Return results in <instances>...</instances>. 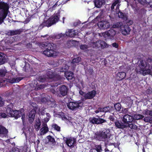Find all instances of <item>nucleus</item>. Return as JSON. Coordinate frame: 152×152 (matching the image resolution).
<instances>
[{
	"mask_svg": "<svg viewBox=\"0 0 152 152\" xmlns=\"http://www.w3.org/2000/svg\"><path fill=\"white\" fill-rule=\"evenodd\" d=\"M53 44L49 43L45 47V50L43 51V54L48 57H55L59 54V52L57 51L53 45Z\"/></svg>",
	"mask_w": 152,
	"mask_h": 152,
	"instance_id": "nucleus-1",
	"label": "nucleus"
},
{
	"mask_svg": "<svg viewBox=\"0 0 152 152\" xmlns=\"http://www.w3.org/2000/svg\"><path fill=\"white\" fill-rule=\"evenodd\" d=\"M110 135V131L108 129H104L96 132L95 134V138L99 141H106Z\"/></svg>",
	"mask_w": 152,
	"mask_h": 152,
	"instance_id": "nucleus-2",
	"label": "nucleus"
},
{
	"mask_svg": "<svg viewBox=\"0 0 152 152\" xmlns=\"http://www.w3.org/2000/svg\"><path fill=\"white\" fill-rule=\"evenodd\" d=\"M9 7L8 4L4 3H0V24L6 18Z\"/></svg>",
	"mask_w": 152,
	"mask_h": 152,
	"instance_id": "nucleus-3",
	"label": "nucleus"
},
{
	"mask_svg": "<svg viewBox=\"0 0 152 152\" xmlns=\"http://www.w3.org/2000/svg\"><path fill=\"white\" fill-rule=\"evenodd\" d=\"M60 17V14L59 12L55 13L48 20H45L43 23V25L47 27L50 26L52 25L57 22L59 20Z\"/></svg>",
	"mask_w": 152,
	"mask_h": 152,
	"instance_id": "nucleus-4",
	"label": "nucleus"
},
{
	"mask_svg": "<svg viewBox=\"0 0 152 152\" xmlns=\"http://www.w3.org/2000/svg\"><path fill=\"white\" fill-rule=\"evenodd\" d=\"M22 79L20 77L15 78L14 77L13 75L10 74L9 76L7 79L4 78L0 80V87L3 86H5L7 83L9 82L11 83L18 82L21 80Z\"/></svg>",
	"mask_w": 152,
	"mask_h": 152,
	"instance_id": "nucleus-5",
	"label": "nucleus"
},
{
	"mask_svg": "<svg viewBox=\"0 0 152 152\" xmlns=\"http://www.w3.org/2000/svg\"><path fill=\"white\" fill-rule=\"evenodd\" d=\"M120 2V0H114L113 4L111 6V9L112 10L114 8V7L116 6V15H118L119 18L123 19L125 20L127 19L126 15L124 14L122 12L119 10V3Z\"/></svg>",
	"mask_w": 152,
	"mask_h": 152,
	"instance_id": "nucleus-6",
	"label": "nucleus"
},
{
	"mask_svg": "<svg viewBox=\"0 0 152 152\" xmlns=\"http://www.w3.org/2000/svg\"><path fill=\"white\" fill-rule=\"evenodd\" d=\"M139 67L140 70L139 72L140 73L144 76L148 74L151 75V71L150 69V67L145 63L144 64L143 61H141V64H139Z\"/></svg>",
	"mask_w": 152,
	"mask_h": 152,
	"instance_id": "nucleus-7",
	"label": "nucleus"
},
{
	"mask_svg": "<svg viewBox=\"0 0 152 152\" xmlns=\"http://www.w3.org/2000/svg\"><path fill=\"white\" fill-rule=\"evenodd\" d=\"M83 105L82 102H70L67 104L68 108L72 110H75Z\"/></svg>",
	"mask_w": 152,
	"mask_h": 152,
	"instance_id": "nucleus-8",
	"label": "nucleus"
},
{
	"mask_svg": "<svg viewBox=\"0 0 152 152\" xmlns=\"http://www.w3.org/2000/svg\"><path fill=\"white\" fill-rule=\"evenodd\" d=\"M7 111L9 115L11 117H14L16 119L21 116L22 115L21 110H13L8 108Z\"/></svg>",
	"mask_w": 152,
	"mask_h": 152,
	"instance_id": "nucleus-9",
	"label": "nucleus"
},
{
	"mask_svg": "<svg viewBox=\"0 0 152 152\" xmlns=\"http://www.w3.org/2000/svg\"><path fill=\"white\" fill-rule=\"evenodd\" d=\"M79 93L80 94L83 96L86 99H92L96 94V91L95 90H92L86 93L80 90Z\"/></svg>",
	"mask_w": 152,
	"mask_h": 152,
	"instance_id": "nucleus-10",
	"label": "nucleus"
},
{
	"mask_svg": "<svg viewBox=\"0 0 152 152\" xmlns=\"http://www.w3.org/2000/svg\"><path fill=\"white\" fill-rule=\"evenodd\" d=\"M115 34V31L112 29L107 31L104 32L99 34L100 36H103L105 38H107L110 39H112Z\"/></svg>",
	"mask_w": 152,
	"mask_h": 152,
	"instance_id": "nucleus-11",
	"label": "nucleus"
},
{
	"mask_svg": "<svg viewBox=\"0 0 152 152\" xmlns=\"http://www.w3.org/2000/svg\"><path fill=\"white\" fill-rule=\"evenodd\" d=\"M133 117L128 114L124 115L123 117L122 120L126 126H128L129 123H132L133 121Z\"/></svg>",
	"mask_w": 152,
	"mask_h": 152,
	"instance_id": "nucleus-12",
	"label": "nucleus"
},
{
	"mask_svg": "<svg viewBox=\"0 0 152 152\" xmlns=\"http://www.w3.org/2000/svg\"><path fill=\"white\" fill-rule=\"evenodd\" d=\"M92 46L93 47H97L98 48L101 47L102 48H104L108 47V45L104 42L101 40H99L92 44Z\"/></svg>",
	"mask_w": 152,
	"mask_h": 152,
	"instance_id": "nucleus-13",
	"label": "nucleus"
},
{
	"mask_svg": "<svg viewBox=\"0 0 152 152\" xmlns=\"http://www.w3.org/2000/svg\"><path fill=\"white\" fill-rule=\"evenodd\" d=\"M97 25L100 29H107L110 26L109 22L106 20L101 21L98 23Z\"/></svg>",
	"mask_w": 152,
	"mask_h": 152,
	"instance_id": "nucleus-14",
	"label": "nucleus"
},
{
	"mask_svg": "<svg viewBox=\"0 0 152 152\" xmlns=\"http://www.w3.org/2000/svg\"><path fill=\"white\" fill-rule=\"evenodd\" d=\"M90 122L93 124H99L105 122V120L99 118H91L89 119Z\"/></svg>",
	"mask_w": 152,
	"mask_h": 152,
	"instance_id": "nucleus-15",
	"label": "nucleus"
},
{
	"mask_svg": "<svg viewBox=\"0 0 152 152\" xmlns=\"http://www.w3.org/2000/svg\"><path fill=\"white\" fill-rule=\"evenodd\" d=\"M64 140L67 145L69 147H71L75 142V140L72 137H64Z\"/></svg>",
	"mask_w": 152,
	"mask_h": 152,
	"instance_id": "nucleus-16",
	"label": "nucleus"
},
{
	"mask_svg": "<svg viewBox=\"0 0 152 152\" xmlns=\"http://www.w3.org/2000/svg\"><path fill=\"white\" fill-rule=\"evenodd\" d=\"M65 34L66 37H73L78 34V32L76 30L69 29L66 32Z\"/></svg>",
	"mask_w": 152,
	"mask_h": 152,
	"instance_id": "nucleus-17",
	"label": "nucleus"
},
{
	"mask_svg": "<svg viewBox=\"0 0 152 152\" xmlns=\"http://www.w3.org/2000/svg\"><path fill=\"white\" fill-rule=\"evenodd\" d=\"M55 73H53L52 72L49 71L47 74V78H53L54 80H58L60 78V77L57 74L56 75H55Z\"/></svg>",
	"mask_w": 152,
	"mask_h": 152,
	"instance_id": "nucleus-18",
	"label": "nucleus"
},
{
	"mask_svg": "<svg viewBox=\"0 0 152 152\" xmlns=\"http://www.w3.org/2000/svg\"><path fill=\"white\" fill-rule=\"evenodd\" d=\"M42 127L40 129L39 132L41 135H43L47 133L49 130L46 124L43 123L42 124Z\"/></svg>",
	"mask_w": 152,
	"mask_h": 152,
	"instance_id": "nucleus-19",
	"label": "nucleus"
},
{
	"mask_svg": "<svg viewBox=\"0 0 152 152\" xmlns=\"http://www.w3.org/2000/svg\"><path fill=\"white\" fill-rule=\"evenodd\" d=\"M121 29L122 34L124 35L128 34L130 31V29L128 25L125 26L124 27L122 26H121Z\"/></svg>",
	"mask_w": 152,
	"mask_h": 152,
	"instance_id": "nucleus-20",
	"label": "nucleus"
},
{
	"mask_svg": "<svg viewBox=\"0 0 152 152\" xmlns=\"http://www.w3.org/2000/svg\"><path fill=\"white\" fill-rule=\"evenodd\" d=\"M67 91V88L66 87L62 85L60 86V91L61 94L63 96H64L66 94Z\"/></svg>",
	"mask_w": 152,
	"mask_h": 152,
	"instance_id": "nucleus-21",
	"label": "nucleus"
},
{
	"mask_svg": "<svg viewBox=\"0 0 152 152\" xmlns=\"http://www.w3.org/2000/svg\"><path fill=\"white\" fill-rule=\"evenodd\" d=\"M35 111L34 109L32 110L30 112L29 115V121L30 123H32L35 116Z\"/></svg>",
	"mask_w": 152,
	"mask_h": 152,
	"instance_id": "nucleus-22",
	"label": "nucleus"
},
{
	"mask_svg": "<svg viewBox=\"0 0 152 152\" xmlns=\"http://www.w3.org/2000/svg\"><path fill=\"white\" fill-rule=\"evenodd\" d=\"M115 124L116 126L118 128L123 129L127 127L124 122L122 123L118 121L115 122Z\"/></svg>",
	"mask_w": 152,
	"mask_h": 152,
	"instance_id": "nucleus-23",
	"label": "nucleus"
},
{
	"mask_svg": "<svg viewBox=\"0 0 152 152\" xmlns=\"http://www.w3.org/2000/svg\"><path fill=\"white\" fill-rule=\"evenodd\" d=\"M94 3L95 6L98 7L100 8L102 5L104 3V1L102 0H94Z\"/></svg>",
	"mask_w": 152,
	"mask_h": 152,
	"instance_id": "nucleus-24",
	"label": "nucleus"
},
{
	"mask_svg": "<svg viewBox=\"0 0 152 152\" xmlns=\"http://www.w3.org/2000/svg\"><path fill=\"white\" fill-rule=\"evenodd\" d=\"M7 61L5 55L2 53H0V64H2Z\"/></svg>",
	"mask_w": 152,
	"mask_h": 152,
	"instance_id": "nucleus-25",
	"label": "nucleus"
},
{
	"mask_svg": "<svg viewBox=\"0 0 152 152\" xmlns=\"http://www.w3.org/2000/svg\"><path fill=\"white\" fill-rule=\"evenodd\" d=\"M65 76L68 80L72 79L74 77L73 73L70 71L65 72Z\"/></svg>",
	"mask_w": 152,
	"mask_h": 152,
	"instance_id": "nucleus-26",
	"label": "nucleus"
},
{
	"mask_svg": "<svg viewBox=\"0 0 152 152\" xmlns=\"http://www.w3.org/2000/svg\"><path fill=\"white\" fill-rule=\"evenodd\" d=\"M41 126V122L39 119L36 120L35 124L34 127L36 131H38L40 128Z\"/></svg>",
	"mask_w": 152,
	"mask_h": 152,
	"instance_id": "nucleus-27",
	"label": "nucleus"
},
{
	"mask_svg": "<svg viewBox=\"0 0 152 152\" xmlns=\"http://www.w3.org/2000/svg\"><path fill=\"white\" fill-rule=\"evenodd\" d=\"M126 76V74L124 72H122L117 73V77L119 80H121L124 79Z\"/></svg>",
	"mask_w": 152,
	"mask_h": 152,
	"instance_id": "nucleus-28",
	"label": "nucleus"
},
{
	"mask_svg": "<svg viewBox=\"0 0 152 152\" xmlns=\"http://www.w3.org/2000/svg\"><path fill=\"white\" fill-rule=\"evenodd\" d=\"M34 87H35V89L37 90L43 88L45 87V85L44 84H41L38 86L37 85V82L34 81V84L33 85Z\"/></svg>",
	"mask_w": 152,
	"mask_h": 152,
	"instance_id": "nucleus-29",
	"label": "nucleus"
},
{
	"mask_svg": "<svg viewBox=\"0 0 152 152\" xmlns=\"http://www.w3.org/2000/svg\"><path fill=\"white\" fill-rule=\"evenodd\" d=\"M80 60L81 58L80 57L75 58L73 59L71 64L73 66V69H74L75 68V67L74 66V65H75L76 64L80 62Z\"/></svg>",
	"mask_w": 152,
	"mask_h": 152,
	"instance_id": "nucleus-30",
	"label": "nucleus"
},
{
	"mask_svg": "<svg viewBox=\"0 0 152 152\" xmlns=\"http://www.w3.org/2000/svg\"><path fill=\"white\" fill-rule=\"evenodd\" d=\"M111 109H113V107L108 106L103 108H100L99 110L101 112L106 113L110 111Z\"/></svg>",
	"mask_w": 152,
	"mask_h": 152,
	"instance_id": "nucleus-31",
	"label": "nucleus"
},
{
	"mask_svg": "<svg viewBox=\"0 0 152 152\" xmlns=\"http://www.w3.org/2000/svg\"><path fill=\"white\" fill-rule=\"evenodd\" d=\"M7 132L8 131L5 128L0 126V135L6 134Z\"/></svg>",
	"mask_w": 152,
	"mask_h": 152,
	"instance_id": "nucleus-32",
	"label": "nucleus"
},
{
	"mask_svg": "<svg viewBox=\"0 0 152 152\" xmlns=\"http://www.w3.org/2000/svg\"><path fill=\"white\" fill-rule=\"evenodd\" d=\"M77 86L80 89L82 90L85 87V85L83 84L82 81H80L77 83Z\"/></svg>",
	"mask_w": 152,
	"mask_h": 152,
	"instance_id": "nucleus-33",
	"label": "nucleus"
},
{
	"mask_svg": "<svg viewBox=\"0 0 152 152\" xmlns=\"http://www.w3.org/2000/svg\"><path fill=\"white\" fill-rule=\"evenodd\" d=\"M58 1H57L56 3L52 6V8H51V7H50V4H49V9L48 10V11L49 12L52 11L53 10H54L55 8L58 6L61 3L60 2L58 3Z\"/></svg>",
	"mask_w": 152,
	"mask_h": 152,
	"instance_id": "nucleus-34",
	"label": "nucleus"
},
{
	"mask_svg": "<svg viewBox=\"0 0 152 152\" xmlns=\"http://www.w3.org/2000/svg\"><path fill=\"white\" fill-rule=\"evenodd\" d=\"M144 116L143 115L139 114H135L134 115V119L139 120L142 118Z\"/></svg>",
	"mask_w": 152,
	"mask_h": 152,
	"instance_id": "nucleus-35",
	"label": "nucleus"
},
{
	"mask_svg": "<svg viewBox=\"0 0 152 152\" xmlns=\"http://www.w3.org/2000/svg\"><path fill=\"white\" fill-rule=\"evenodd\" d=\"M144 121L146 123H152V117L151 116H147L144 119Z\"/></svg>",
	"mask_w": 152,
	"mask_h": 152,
	"instance_id": "nucleus-36",
	"label": "nucleus"
},
{
	"mask_svg": "<svg viewBox=\"0 0 152 152\" xmlns=\"http://www.w3.org/2000/svg\"><path fill=\"white\" fill-rule=\"evenodd\" d=\"M46 117L44 118V122H43V123L45 124L48 121L50 117V115L48 113H46Z\"/></svg>",
	"mask_w": 152,
	"mask_h": 152,
	"instance_id": "nucleus-37",
	"label": "nucleus"
},
{
	"mask_svg": "<svg viewBox=\"0 0 152 152\" xmlns=\"http://www.w3.org/2000/svg\"><path fill=\"white\" fill-rule=\"evenodd\" d=\"M115 109L118 111H119L121 109V105L119 103H117L114 105Z\"/></svg>",
	"mask_w": 152,
	"mask_h": 152,
	"instance_id": "nucleus-38",
	"label": "nucleus"
},
{
	"mask_svg": "<svg viewBox=\"0 0 152 152\" xmlns=\"http://www.w3.org/2000/svg\"><path fill=\"white\" fill-rule=\"evenodd\" d=\"M58 117L64 121H66L67 120L66 117L65 116L63 113H61L60 114L58 115Z\"/></svg>",
	"mask_w": 152,
	"mask_h": 152,
	"instance_id": "nucleus-39",
	"label": "nucleus"
},
{
	"mask_svg": "<svg viewBox=\"0 0 152 152\" xmlns=\"http://www.w3.org/2000/svg\"><path fill=\"white\" fill-rule=\"evenodd\" d=\"M151 110L148 109H146L143 110V114L146 115H150V113Z\"/></svg>",
	"mask_w": 152,
	"mask_h": 152,
	"instance_id": "nucleus-40",
	"label": "nucleus"
},
{
	"mask_svg": "<svg viewBox=\"0 0 152 152\" xmlns=\"http://www.w3.org/2000/svg\"><path fill=\"white\" fill-rule=\"evenodd\" d=\"M88 48L86 45H81L80 46V49L84 51H86Z\"/></svg>",
	"mask_w": 152,
	"mask_h": 152,
	"instance_id": "nucleus-41",
	"label": "nucleus"
},
{
	"mask_svg": "<svg viewBox=\"0 0 152 152\" xmlns=\"http://www.w3.org/2000/svg\"><path fill=\"white\" fill-rule=\"evenodd\" d=\"M6 73V70L5 69L0 70V77L4 76Z\"/></svg>",
	"mask_w": 152,
	"mask_h": 152,
	"instance_id": "nucleus-42",
	"label": "nucleus"
},
{
	"mask_svg": "<svg viewBox=\"0 0 152 152\" xmlns=\"http://www.w3.org/2000/svg\"><path fill=\"white\" fill-rule=\"evenodd\" d=\"M53 127L56 130L58 131H60V127L56 124H54L53 125Z\"/></svg>",
	"mask_w": 152,
	"mask_h": 152,
	"instance_id": "nucleus-43",
	"label": "nucleus"
},
{
	"mask_svg": "<svg viewBox=\"0 0 152 152\" xmlns=\"http://www.w3.org/2000/svg\"><path fill=\"white\" fill-rule=\"evenodd\" d=\"M47 138L48 140L49 141L52 142H55L54 139L50 136H48L47 137Z\"/></svg>",
	"mask_w": 152,
	"mask_h": 152,
	"instance_id": "nucleus-44",
	"label": "nucleus"
},
{
	"mask_svg": "<svg viewBox=\"0 0 152 152\" xmlns=\"http://www.w3.org/2000/svg\"><path fill=\"white\" fill-rule=\"evenodd\" d=\"M128 126L131 129H136L137 128V126L136 125L131 124H128Z\"/></svg>",
	"mask_w": 152,
	"mask_h": 152,
	"instance_id": "nucleus-45",
	"label": "nucleus"
},
{
	"mask_svg": "<svg viewBox=\"0 0 152 152\" xmlns=\"http://www.w3.org/2000/svg\"><path fill=\"white\" fill-rule=\"evenodd\" d=\"M65 37V34H62V33L58 34L56 36V38L57 39H60L62 37Z\"/></svg>",
	"mask_w": 152,
	"mask_h": 152,
	"instance_id": "nucleus-46",
	"label": "nucleus"
},
{
	"mask_svg": "<svg viewBox=\"0 0 152 152\" xmlns=\"http://www.w3.org/2000/svg\"><path fill=\"white\" fill-rule=\"evenodd\" d=\"M69 68L68 66L67 65H65L63 67V68L61 69L60 71L61 72H63L64 71V70H67Z\"/></svg>",
	"mask_w": 152,
	"mask_h": 152,
	"instance_id": "nucleus-47",
	"label": "nucleus"
},
{
	"mask_svg": "<svg viewBox=\"0 0 152 152\" xmlns=\"http://www.w3.org/2000/svg\"><path fill=\"white\" fill-rule=\"evenodd\" d=\"M96 149L97 152H100L101 149V147L100 145H96Z\"/></svg>",
	"mask_w": 152,
	"mask_h": 152,
	"instance_id": "nucleus-48",
	"label": "nucleus"
},
{
	"mask_svg": "<svg viewBox=\"0 0 152 152\" xmlns=\"http://www.w3.org/2000/svg\"><path fill=\"white\" fill-rule=\"evenodd\" d=\"M10 152H20L19 149L17 148H14Z\"/></svg>",
	"mask_w": 152,
	"mask_h": 152,
	"instance_id": "nucleus-49",
	"label": "nucleus"
},
{
	"mask_svg": "<svg viewBox=\"0 0 152 152\" xmlns=\"http://www.w3.org/2000/svg\"><path fill=\"white\" fill-rule=\"evenodd\" d=\"M7 116V115L6 114L4 113H0V117L1 118H5Z\"/></svg>",
	"mask_w": 152,
	"mask_h": 152,
	"instance_id": "nucleus-50",
	"label": "nucleus"
},
{
	"mask_svg": "<svg viewBox=\"0 0 152 152\" xmlns=\"http://www.w3.org/2000/svg\"><path fill=\"white\" fill-rule=\"evenodd\" d=\"M4 105V101L2 98L0 97V106H2Z\"/></svg>",
	"mask_w": 152,
	"mask_h": 152,
	"instance_id": "nucleus-51",
	"label": "nucleus"
},
{
	"mask_svg": "<svg viewBox=\"0 0 152 152\" xmlns=\"http://www.w3.org/2000/svg\"><path fill=\"white\" fill-rule=\"evenodd\" d=\"M41 101L42 102H48V103L51 102L50 101L48 102V101L47 99H46L45 98H43L41 100Z\"/></svg>",
	"mask_w": 152,
	"mask_h": 152,
	"instance_id": "nucleus-52",
	"label": "nucleus"
},
{
	"mask_svg": "<svg viewBox=\"0 0 152 152\" xmlns=\"http://www.w3.org/2000/svg\"><path fill=\"white\" fill-rule=\"evenodd\" d=\"M128 109L127 108H124L122 110V113H126L128 112Z\"/></svg>",
	"mask_w": 152,
	"mask_h": 152,
	"instance_id": "nucleus-53",
	"label": "nucleus"
},
{
	"mask_svg": "<svg viewBox=\"0 0 152 152\" xmlns=\"http://www.w3.org/2000/svg\"><path fill=\"white\" fill-rule=\"evenodd\" d=\"M113 47L115 48H118V45L116 43H114L112 44Z\"/></svg>",
	"mask_w": 152,
	"mask_h": 152,
	"instance_id": "nucleus-54",
	"label": "nucleus"
},
{
	"mask_svg": "<svg viewBox=\"0 0 152 152\" xmlns=\"http://www.w3.org/2000/svg\"><path fill=\"white\" fill-rule=\"evenodd\" d=\"M45 111L44 110H42L41 109V110H40V112L41 113L42 115H44L45 113Z\"/></svg>",
	"mask_w": 152,
	"mask_h": 152,
	"instance_id": "nucleus-55",
	"label": "nucleus"
},
{
	"mask_svg": "<svg viewBox=\"0 0 152 152\" xmlns=\"http://www.w3.org/2000/svg\"><path fill=\"white\" fill-rule=\"evenodd\" d=\"M25 115H23L22 116V121H23V124H24V120H25Z\"/></svg>",
	"mask_w": 152,
	"mask_h": 152,
	"instance_id": "nucleus-56",
	"label": "nucleus"
},
{
	"mask_svg": "<svg viewBox=\"0 0 152 152\" xmlns=\"http://www.w3.org/2000/svg\"><path fill=\"white\" fill-rule=\"evenodd\" d=\"M133 23V21L131 20H129L127 22V24L128 25H130L132 24Z\"/></svg>",
	"mask_w": 152,
	"mask_h": 152,
	"instance_id": "nucleus-57",
	"label": "nucleus"
},
{
	"mask_svg": "<svg viewBox=\"0 0 152 152\" xmlns=\"http://www.w3.org/2000/svg\"><path fill=\"white\" fill-rule=\"evenodd\" d=\"M77 42L74 41L73 40H70L68 42L69 43V44H70V45H71L72 44H73V42Z\"/></svg>",
	"mask_w": 152,
	"mask_h": 152,
	"instance_id": "nucleus-58",
	"label": "nucleus"
},
{
	"mask_svg": "<svg viewBox=\"0 0 152 152\" xmlns=\"http://www.w3.org/2000/svg\"><path fill=\"white\" fill-rule=\"evenodd\" d=\"M149 4L150 7L152 8V0H151V1L149 3Z\"/></svg>",
	"mask_w": 152,
	"mask_h": 152,
	"instance_id": "nucleus-59",
	"label": "nucleus"
},
{
	"mask_svg": "<svg viewBox=\"0 0 152 152\" xmlns=\"http://www.w3.org/2000/svg\"><path fill=\"white\" fill-rule=\"evenodd\" d=\"M16 34H17V32H16L15 31H11V34L12 35H14Z\"/></svg>",
	"mask_w": 152,
	"mask_h": 152,
	"instance_id": "nucleus-60",
	"label": "nucleus"
},
{
	"mask_svg": "<svg viewBox=\"0 0 152 152\" xmlns=\"http://www.w3.org/2000/svg\"><path fill=\"white\" fill-rule=\"evenodd\" d=\"M100 108H99L98 110H96L95 111V112L96 113H99V112H100V110H99Z\"/></svg>",
	"mask_w": 152,
	"mask_h": 152,
	"instance_id": "nucleus-61",
	"label": "nucleus"
},
{
	"mask_svg": "<svg viewBox=\"0 0 152 152\" xmlns=\"http://www.w3.org/2000/svg\"><path fill=\"white\" fill-rule=\"evenodd\" d=\"M109 151L108 149H107V148H105V152H107V151Z\"/></svg>",
	"mask_w": 152,
	"mask_h": 152,
	"instance_id": "nucleus-62",
	"label": "nucleus"
},
{
	"mask_svg": "<svg viewBox=\"0 0 152 152\" xmlns=\"http://www.w3.org/2000/svg\"><path fill=\"white\" fill-rule=\"evenodd\" d=\"M65 19V18L64 17H63V18H62V20H63V23H64V19Z\"/></svg>",
	"mask_w": 152,
	"mask_h": 152,
	"instance_id": "nucleus-63",
	"label": "nucleus"
},
{
	"mask_svg": "<svg viewBox=\"0 0 152 152\" xmlns=\"http://www.w3.org/2000/svg\"><path fill=\"white\" fill-rule=\"evenodd\" d=\"M44 0H41V5H42L44 2Z\"/></svg>",
	"mask_w": 152,
	"mask_h": 152,
	"instance_id": "nucleus-64",
	"label": "nucleus"
}]
</instances>
